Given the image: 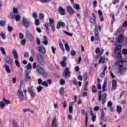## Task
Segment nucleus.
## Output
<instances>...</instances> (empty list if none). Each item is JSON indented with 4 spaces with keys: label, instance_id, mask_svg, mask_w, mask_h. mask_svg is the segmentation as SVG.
Returning a JSON list of instances; mask_svg holds the SVG:
<instances>
[{
    "label": "nucleus",
    "instance_id": "57",
    "mask_svg": "<svg viewBox=\"0 0 127 127\" xmlns=\"http://www.w3.org/2000/svg\"><path fill=\"white\" fill-rule=\"evenodd\" d=\"M37 43L38 45H40V41L39 38H37L36 39Z\"/></svg>",
    "mask_w": 127,
    "mask_h": 127
},
{
    "label": "nucleus",
    "instance_id": "20",
    "mask_svg": "<svg viewBox=\"0 0 127 127\" xmlns=\"http://www.w3.org/2000/svg\"><path fill=\"white\" fill-rule=\"evenodd\" d=\"M116 64L118 65L119 67H122L123 66V64L122 62L120 61H117L116 62Z\"/></svg>",
    "mask_w": 127,
    "mask_h": 127
},
{
    "label": "nucleus",
    "instance_id": "40",
    "mask_svg": "<svg viewBox=\"0 0 127 127\" xmlns=\"http://www.w3.org/2000/svg\"><path fill=\"white\" fill-rule=\"evenodd\" d=\"M16 20V21H19L20 20V16L17 15V14H16V16L15 17Z\"/></svg>",
    "mask_w": 127,
    "mask_h": 127
},
{
    "label": "nucleus",
    "instance_id": "38",
    "mask_svg": "<svg viewBox=\"0 0 127 127\" xmlns=\"http://www.w3.org/2000/svg\"><path fill=\"white\" fill-rule=\"evenodd\" d=\"M32 67V65L30 63H28L27 65V69L28 70L29 69L31 68Z\"/></svg>",
    "mask_w": 127,
    "mask_h": 127
},
{
    "label": "nucleus",
    "instance_id": "36",
    "mask_svg": "<svg viewBox=\"0 0 127 127\" xmlns=\"http://www.w3.org/2000/svg\"><path fill=\"white\" fill-rule=\"evenodd\" d=\"M35 24L36 26H38L39 24V21L38 19H35Z\"/></svg>",
    "mask_w": 127,
    "mask_h": 127
},
{
    "label": "nucleus",
    "instance_id": "39",
    "mask_svg": "<svg viewBox=\"0 0 127 127\" xmlns=\"http://www.w3.org/2000/svg\"><path fill=\"white\" fill-rule=\"evenodd\" d=\"M50 26L52 29V31L54 32L55 30V26L54 24L50 25Z\"/></svg>",
    "mask_w": 127,
    "mask_h": 127
},
{
    "label": "nucleus",
    "instance_id": "25",
    "mask_svg": "<svg viewBox=\"0 0 127 127\" xmlns=\"http://www.w3.org/2000/svg\"><path fill=\"white\" fill-rule=\"evenodd\" d=\"M105 62V59L104 58H102V57L101 56L99 59V60L98 62V64L100 63H104Z\"/></svg>",
    "mask_w": 127,
    "mask_h": 127
},
{
    "label": "nucleus",
    "instance_id": "17",
    "mask_svg": "<svg viewBox=\"0 0 127 127\" xmlns=\"http://www.w3.org/2000/svg\"><path fill=\"white\" fill-rule=\"evenodd\" d=\"M12 52L14 58L16 59H17L18 58V56L16 50L15 49H13L12 51Z\"/></svg>",
    "mask_w": 127,
    "mask_h": 127
},
{
    "label": "nucleus",
    "instance_id": "12",
    "mask_svg": "<svg viewBox=\"0 0 127 127\" xmlns=\"http://www.w3.org/2000/svg\"><path fill=\"white\" fill-rule=\"evenodd\" d=\"M5 61L6 63L11 64H12V61L11 58L9 56L6 57L5 59Z\"/></svg>",
    "mask_w": 127,
    "mask_h": 127
},
{
    "label": "nucleus",
    "instance_id": "13",
    "mask_svg": "<svg viewBox=\"0 0 127 127\" xmlns=\"http://www.w3.org/2000/svg\"><path fill=\"white\" fill-rule=\"evenodd\" d=\"M59 13L61 15H64L65 14L64 10L61 6L59 7Z\"/></svg>",
    "mask_w": 127,
    "mask_h": 127
},
{
    "label": "nucleus",
    "instance_id": "23",
    "mask_svg": "<svg viewBox=\"0 0 127 127\" xmlns=\"http://www.w3.org/2000/svg\"><path fill=\"white\" fill-rule=\"evenodd\" d=\"M65 50L67 52H69L70 51V47L67 43H66L65 45Z\"/></svg>",
    "mask_w": 127,
    "mask_h": 127
},
{
    "label": "nucleus",
    "instance_id": "21",
    "mask_svg": "<svg viewBox=\"0 0 127 127\" xmlns=\"http://www.w3.org/2000/svg\"><path fill=\"white\" fill-rule=\"evenodd\" d=\"M117 111L118 113H120L122 110V107L119 105H117Z\"/></svg>",
    "mask_w": 127,
    "mask_h": 127
},
{
    "label": "nucleus",
    "instance_id": "18",
    "mask_svg": "<svg viewBox=\"0 0 127 127\" xmlns=\"http://www.w3.org/2000/svg\"><path fill=\"white\" fill-rule=\"evenodd\" d=\"M72 5L73 8L77 10H79L80 9V5L79 4L74 3Z\"/></svg>",
    "mask_w": 127,
    "mask_h": 127
},
{
    "label": "nucleus",
    "instance_id": "26",
    "mask_svg": "<svg viewBox=\"0 0 127 127\" xmlns=\"http://www.w3.org/2000/svg\"><path fill=\"white\" fill-rule=\"evenodd\" d=\"M33 87L31 86V87L29 86L28 88V91L29 93L33 91Z\"/></svg>",
    "mask_w": 127,
    "mask_h": 127
},
{
    "label": "nucleus",
    "instance_id": "10",
    "mask_svg": "<svg viewBox=\"0 0 127 127\" xmlns=\"http://www.w3.org/2000/svg\"><path fill=\"white\" fill-rule=\"evenodd\" d=\"M36 69L39 74H43L44 72V69L40 66H37Z\"/></svg>",
    "mask_w": 127,
    "mask_h": 127
},
{
    "label": "nucleus",
    "instance_id": "45",
    "mask_svg": "<svg viewBox=\"0 0 127 127\" xmlns=\"http://www.w3.org/2000/svg\"><path fill=\"white\" fill-rule=\"evenodd\" d=\"M13 124L14 127H18L17 125L16 122L13 120Z\"/></svg>",
    "mask_w": 127,
    "mask_h": 127
},
{
    "label": "nucleus",
    "instance_id": "58",
    "mask_svg": "<svg viewBox=\"0 0 127 127\" xmlns=\"http://www.w3.org/2000/svg\"><path fill=\"white\" fill-rule=\"evenodd\" d=\"M87 78V73L86 72L85 73L84 75V80H86Z\"/></svg>",
    "mask_w": 127,
    "mask_h": 127
},
{
    "label": "nucleus",
    "instance_id": "49",
    "mask_svg": "<svg viewBox=\"0 0 127 127\" xmlns=\"http://www.w3.org/2000/svg\"><path fill=\"white\" fill-rule=\"evenodd\" d=\"M104 120L105 122H109L110 121V118L109 116H107L106 117L105 119Z\"/></svg>",
    "mask_w": 127,
    "mask_h": 127
},
{
    "label": "nucleus",
    "instance_id": "62",
    "mask_svg": "<svg viewBox=\"0 0 127 127\" xmlns=\"http://www.w3.org/2000/svg\"><path fill=\"white\" fill-rule=\"evenodd\" d=\"M19 36L20 38L21 39H23L24 37V35L22 33H20Z\"/></svg>",
    "mask_w": 127,
    "mask_h": 127
},
{
    "label": "nucleus",
    "instance_id": "61",
    "mask_svg": "<svg viewBox=\"0 0 127 127\" xmlns=\"http://www.w3.org/2000/svg\"><path fill=\"white\" fill-rule=\"evenodd\" d=\"M39 17L40 19L42 20L44 18V15L42 13H41L39 15Z\"/></svg>",
    "mask_w": 127,
    "mask_h": 127
},
{
    "label": "nucleus",
    "instance_id": "43",
    "mask_svg": "<svg viewBox=\"0 0 127 127\" xmlns=\"http://www.w3.org/2000/svg\"><path fill=\"white\" fill-rule=\"evenodd\" d=\"M8 29L9 32H11L13 30V28L11 26H9L8 27Z\"/></svg>",
    "mask_w": 127,
    "mask_h": 127
},
{
    "label": "nucleus",
    "instance_id": "5",
    "mask_svg": "<svg viewBox=\"0 0 127 127\" xmlns=\"http://www.w3.org/2000/svg\"><path fill=\"white\" fill-rule=\"evenodd\" d=\"M13 12L11 13L9 16V17L11 19H14L15 18L16 14H17L16 13L18 11L17 9L14 7L13 8Z\"/></svg>",
    "mask_w": 127,
    "mask_h": 127
},
{
    "label": "nucleus",
    "instance_id": "8",
    "mask_svg": "<svg viewBox=\"0 0 127 127\" xmlns=\"http://www.w3.org/2000/svg\"><path fill=\"white\" fill-rule=\"evenodd\" d=\"M99 32L98 31V28H96V27H95V40H97L99 39Z\"/></svg>",
    "mask_w": 127,
    "mask_h": 127
},
{
    "label": "nucleus",
    "instance_id": "2",
    "mask_svg": "<svg viewBox=\"0 0 127 127\" xmlns=\"http://www.w3.org/2000/svg\"><path fill=\"white\" fill-rule=\"evenodd\" d=\"M37 61L39 64L41 65H44L45 64L44 61L41 55L38 54L37 55Z\"/></svg>",
    "mask_w": 127,
    "mask_h": 127
},
{
    "label": "nucleus",
    "instance_id": "31",
    "mask_svg": "<svg viewBox=\"0 0 127 127\" xmlns=\"http://www.w3.org/2000/svg\"><path fill=\"white\" fill-rule=\"evenodd\" d=\"M0 35L1 36L2 39H6V36L3 32H2L0 33Z\"/></svg>",
    "mask_w": 127,
    "mask_h": 127
},
{
    "label": "nucleus",
    "instance_id": "47",
    "mask_svg": "<svg viewBox=\"0 0 127 127\" xmlns=\"http://www.w3.org/2000/svg\"><path fill=\"white\" fill-rule=\"evenodd\" d=\"M122 53L123 54L127 55V49H123L122 50Z\"/></svg>",
    "mask_w": 127,
    "mask_h": 127
},
{
    "label": "nucleus",
    "instance_id": "60",
    "mask_svg": "<svg viewBox=\"0 0 127 127\" xmlns=\"http://www.w3.org/2000/svg\"><path fill=\"white\" fill-rule=\"evenodd\" d=\"M107 105L109 107H111L112 105V103L111 101H109Z\"/></svg>",
    "mask_w": 127,
    "mask_h": 127
},
{
    "label": "nucleus",
    "instance_id": "54",
    "mask_svg": "<svg viewBox=\"0 0 127 127\" xmlns=\"http://www.w3.org/2000/svg\"><path fill=\"white\" fill-rule=\"evenodd\" d=\"M70 53L71 55L73 56H74L76 54L75 51L74 50H72L70 52Z\"/></svg>",
    "mask_w": 127,
    "mask_h": 127
},
{
    "label": "nucleus",
    "instance_id": "44",
    "mask_svg": "<svg viewBox=\"0 0 127 127\" xmlns=\"http://www.w3.org/2000/svg\"><path fill=\"white\" fill-rule=\"evenodd\" d=\"M126 67L123 68L121 71V74H122L124 73V72L126 71Z\"/></svg>",
    "mask_w": 127,
    "mask_h": 127
},
{
    "label": "nucleus",
    "instance_id": "29",
    "mask_svg": "<svg viewBox=\"0 0 127 127\" xmlns=\"http://www.w3.org/2000/svg\"><path fill=\"white\" fill-rule=\"evenodd\" d=\"M3 100L6 104H9L10 103V100L6 99L4 97H3Z\"/></svg>",
    "mask_w": 127,
    "mask_h": 127
},
{
    "label": "nucleus",
    "instance_id": "3",
    "mask_svg": "<svg viewBox=\"0 0 127 127\" xmlns=\"http://www.w3.org/2000/svg\"><path fill=\"white\" fill-rule=\"evenodd\" d=\"M63 76L66 79H67V77L69 78L70 76V72L69 71V68H67L65 69L63 73Z\"/></svg>",
    "mask_w": 127,
    "mask_h": 127
},
{
    "label": "nucleus",
    "instance_id": "24",
    "mask_svg": "<svg viewBox=\"0 0 127 127\" xmlns=\"http://www.w3.org/2000/svg\"><path fill=\"white\" fill-rule=\"evenodd\" d=\"M92 91L93 93H95L97 91V90L95 86H93L92 88Z\"/></svg>",
    "mask_w": 127,
    "mask_h": 127
},
{
    "label": "nucleus",
    "instance_id": "55",
    "mask_svg": "<svg viewBox=\"0 0 127 127\" xmlns=\"http://www.w3.org/2000/svg\"><path fill=\"white\" fill-rule=\"evenodd\" d=\"M96 116L95 115H93L92 117V121L93 122H95L96 119Z\"/></svg>",
    "mask_w": 127,
    "mask_h": 127
},
{
    "label": "nucleus",
    "instance_id": "16",
    "mask_svg": "<svg viewBox=\"0 0 127 127\" xmlns=\"http://www.w3.org/2000/svg\"><path fill=\"white\" fill-rule=\"evenodd\" d=\"M124 39V36L123 35L121 34L119 35L118 37V42L119 43H121L123 41Z\"/></svg>",
    "mask_w": 127,
    "mask_h": 127
},
{
    "label": "nucleus",
    "instance_id": "50",
    "mask_svg": "<svg viewBox=\"0 0 127 127\" xmlns=\"http://www.w3.org/2000/svg\"><path fill=\"white\" fill-rule=\"evenodd\" d=\"M99 18L100 21L102 22L104 20V19L102 15H99Z\"/></svg>",
    "mask_w": 127,
    "mask_h": 127
},
{
    "label": "nucleus",
    "instance_id": "27",
    "mask_svg": "<svg viewBox=\"0 0 127 127\" xmlns=\"http://www.w3.org/2000/svg\"><path fill=\"white\" fill-rule=\"evenodd\" d=\"M49 23L50 25H53L54 22V20L53 18H50L49 19Z\"/></svg>",
    "mask_w": 127,
    "mask_h": 127
},
{
    "label": "nucleus",
    "instance_id": "52",
    "mask_svg": "<svg viewBox=\"0 0 127 127\" xmlns=\"http://www.w3.org/2000/svg\"><path fill=\"white\" fill-rule=\"evenodd\" d=\"M107 86V83L105 80L104 82V83L102 85V88H106Z\"/></svg>",
    "mask_w": 127,
    "mask_h": 127
},
{
    "label": "nucleus",
    "instance_id": "22",
    "mask_svg": "<svg viewBox=\"0 0 127 127\" xmlns=\"http://www.w3.org/2000/svg\"><path fill=\"white\" fill-rule=\"evenodd\" d=\"M43 25L46 28L47 31H48L49 30V24L48 22H46L45 24H43Z\"/></svg>",
    "mask_w": 127,
    "mask_h": 127
},
{
    "label": "nucleus",
    "instance_id": "42",
    "mask_svg": "<svg viewBox=\"0 0 127 127\" xmlns=\"http://www.w3.org/2000/svg\"><path fill=\"white\" fill-rule=\"evenodd\" d=\"M63 31L65 33L68 35L70 36H72V33H70L67 32L65 31Z\"/></svg>",
    "mask_w": 127,
    "mask_h": 127
},
{
    "label": "nucleus",
    "instance_id": "63",
    "mask_svg": "<svg viewBox=\"0 0 127 127\" xmlns=\"http://www.w3.org/2000/svg\"><path fill=\"white\" fill-rule=\"evenodd\" d=\"M69 111L70 112H71L73 110V107H72L71 106H69Z\"/></svg>",
    "mask_w": 127,
    "mask_h": 127
},
{
    "label": "nucleus",
    "instance_id": "11",
    "mask_svg": "<svg viewBox=\"0 0 127 127\" xmlns=\"http://www.w3.org/2000/svg\"><path fill=\"white\" fill-rule=\"evenodd\" d=\"M37 49L40 52L44 53H45V49L43 46H40L39 47H37Z\"/></svg>",
    "mask_w": 127,
    "mask_h": 127
},
{
    "label": "nucleus",
    "instance_id": "37",
    "mask_svg": "<svg viewBox=\"0 0 127 127\" xmlns=\"http://www.w3.org/2000/svg\"><path fill=\"white\" fill-rule=\"evenodd\" d=\"M26 39H23L21 41V44L22 45H24L25 44L26 42Z\"/></svg>",
    "mask_w": 127,
    "mask_h": 127
},
{
    "label": "nucleus",
    "instance_id": "30",
    "mask_svg": "<svg viewBox=\"0 0 127 127\" xmlns=\"http://www.w3.org/2000/svg\"><path fill=\"white\" fill-rule=\"evenodd\" d=\"M64 88L63 87H61L59 91V93L61 95H62L63 94V93L64 92Z\"/></svg>",
    "mask_w": 127,
    "mask_h": 127
},
{
    "label": "nucleus",
    "instance_id": "64",
    "mask_svg": "<svg viewBox=\"0 0 127 127\" xmlns=\"http://www.w3.org/2000/svg\"><path fill=\"white\" fill-rule=\"evenodd\" d=\"M0 24L1 25V27H3L5 23L4 21H0Z\"/></svg>",
    "mask_w": 127,
    "mask_h": 127
},
{
    "label": "nucleus",
    "instance_id": "9",
    "mask_svg": "<svg viewBox=\"0 0 127 127\" xmlns=\"http://www.w3.org/2000/svg\"><path fill=\"white\" fill-rule=\"evenodd\" d=\"M30 79L31 76L27 72L26 73L24 77V79L26 82H28L29 81Z\"/></svg>",
    "mask_w": 127,
    "mask_h": 127
},
{
    "label": "nucleus",
    "instance_id": "14",
    "mask_svg": "<svg viewBox=\"0 0 127 127\" xmlns=\"http://www.w3.org/2000/svg\"><path fill=\"white\" fill-rule=\"evenodd\" d=\"M117 84V81L115 80H114L112 82V90H114L116 87Z\"/></svg>",
    "mask_w": 127,
    "mask_h": 127
},
{
    "label": "nucleus",
    "instance_id": "32",
    "mask_svg": "<svg viewBox=\"0 0 127 127\" xmlns=\"http://www.w3.org/2000/svg\"><path fill=\"white\" fill-rule=\"evenodd\" d=\"M29 93L30 94L31 97L32 98H34L35 95V94L33 91Z\"/></svg>",
    "mask_w": 127,
    "mask_h": 127
},
{
    "label": "nucleus",
    "instance_id": "34",
    "mask_svg": "<svg viewBox=\"0 0 127 127\" xmlns=\"http://www.w3.org/2000/svg\"><path fill=\"white\" fill-rule=\"evenodd\" d=\"M41 84L42 85L46 87H48V85L47 82L45 81L43 82Z\"/></svg>",
    "mask_w": 127,
    "mask_h": 127
},
{
    "label": "nucleus",
    "instance_id": "6",
    "mask_svg": "<svg viewBox=\"0 0 127 127\" xmlns=\"http://www.w3.org/2000/svg\"><path fill=\"white\" fill-rule=\"evenodd\" d=\"M26 35L28 38V39L30 41L32 40L33 39V36L31 32L28 31L26 32Z\"/></svg>",
    "mask_w": 127,
    "mask_h": 127
},
{
    "label": "nucleus",
    "instance_id": "46",
    "mask_svg": "<svg viewBox=\"0 0 127 127\" xmlns=\"http://www.w3.org/2000/svg\"><path fill=\"white\" fill-rule=\"evenodd\" d=\"M0 106L1 108L3 107L5 105V104L3 101H1L0 102Z\"/></svg>",
    "mask_w": 127,
    "mask_h": 127
},
{
    "label": "nucleus",
    "instance_id": "48",
    "mask_svg": "<svg viewBox=\"0 0 127 127\" xmlns=\"http://www.w3.org/2000/svg\"><path fill=\"white\" fill-rule=\"evenodd\" d=\"M65 81L63 79H61L60 80V83L61 85H63L65 83Z\"/></svg>",
    "mask_w": 127,
    "mask_h": 127
},
{
    "label": "nucleus",
    "instance_id": "59",
    "mask_svg": "<svg viewBox=\"0 0 127 127\" xmlns=\"http://www.w3.org/2000/svg\"><path fill=\"white\" fill-rule=\"evenodd\" d=\"M107 94L105 93H104L102 95V99H106V96Z\"/></svg>",
    "mask_w": 127,
    "mask_h": 127
},
{
    "label": "nucleus",
    "instance_id": "53",
    "mask_svg": "<svg viewBox=\"0 0 127 127\" xmlns=\"http://www.w3.org/2000/svg\"><path fill=\"white\" fill-rule=\"evenodd\" d=\"M105 74V72L102 71V72L100 74V77L101 78L103 77L104 76Z\"/></svg>",
    "mask_w": 127,
    "mask_h": 127
},
{
    "label": "nucleus",
    "instance_id": "7",
    "mask_svg": "<svg viewBox=\"0 0 127 127\" xmlns=\"http://www.w3.org/2000/svg\"><path fill=\"white\" fill-rule=\"evenodd\" d=\"M18 93V96L21 100V101H22L24 99V96L23 95V92L21 89H19Z\"/></svg>",
    "mask_w": 127,
    "mask_h": 127
},
{
    "label": "nucleus",
    "instance_id": "33",
    "mask_svg": "<svg viewBox=\"0 0 127 127\" xmlns=\"http://www.w3.org/2000/svg\"><path fill=\"white\" fill-rule=\"evenodd\" d=\"M0 49L3 54V55L5 54L6 52L5 51V49L3 47H1Z\"/></svg>",
    "mask_w": 127,
    "mask_h": 127
},
{
    "label": "nucleus",
    "instance_id": "51",
    "mask_svg": "<svg viewBox=\"0 0 127 127\" xmlns=\"http://www.w3.org/2000/svg\"><path fill=\"white\" fill-rule=\"evenodd\" d=\"M32 17L33 18H36L37 17V16L36 15V12H34L33 13Z\"/></svg>",
    "mask_w": 127,
    "mask_h": 127
},
{
    "label": "nucleus",
    "instance_id": "41",
    "mask_svg": "<svg viewBox=\"0 0 127 127\" xmlns=\"http://www.w3.org/2000/svg\"><path fill=\"white\" fill-rule=\"evenodd\" d=\"M15 62L16 66L19 67H20V64L18 60H16Z\"/></svg>",
    "mask_w": 127,
    "mask_h": 127
},
{
    "label": "nucleus",
    "instance_id": "1",
    "mask_svg": "<svg viewBox=\"0 0 127 127\" xmlns=\"http://www.w3.org/2000/svg\"><path fill=\"white\" fill-rule=\"evenodd\" d=\"M122 46L120 45L116 46L115 49V53L116 56L118 57H121L122 56Z\"/></svg>",
    "mask_w": 127,
    "mask_h": 127
},
{
    "label": "nucleus",
    "instance_id": "35",
    "mask_svg": "<svg viewBox=\"0 0 127 127\" xmlns=\"http://www.w3.org/2000/svg\"><path fill=\"white\" fill-rule=\"evenodd\" d=\"M43 87L42 86H39L37 88V89L38 92H40L42 89Z\"/></svg>",
    "mask_w": 127,
    "mask_h": 127
},
{
    "label": "nucleus",
    "instance_id": "28",
    "mask_svg": "<svg viewBox=\"0 0 127 127\" xmlns=\"http://www.w3.org/2000/svg\"><path fill=\"white\" fill-rule=\"evenodd\" d=\"M58 24L60 25L61 26L63 27H64L65 26V24L62 22H58Z\"/></svg>",
    "mask_w": 127,
    "mask_h": 127
},
{
    "label": "nucleus",
    "instance_id": "15",
    "mask_svg": "<svg viewBox=\"0 0 127 127\" xmlns=\"http://www.w3.org/2000/svg\"><path fill=\"white\" fill-rule=\"evenodd\" d=\"M67 11L70 14H73V11L71 7L69 6H68L67 7Z\"/></svg>",
    "mask_w": 127,
    "mask_h": 127
},
{
    "label": "nucleus",
    "instance_id": "19",
    "mask_svg": "<svg viewBox=\"0 0 127 127\" xmlns=\"http://www.w3.org/2000/svg\"><path fill=\"white\" fill-rule=\"evenodd\" d=\"M5 67L7 72L9 73H11V71L9 67L7 64H6L5 65Z\"/></svg>",
    "mask_w": 127,
    "mask_h": 127
},
{
    "label": "nucleus",
    "instance_id": "56",
    "mask_svg": "<svg viewBox=\"0 0 127 127\" xmlns=\"http://www.w3.org/2000/svg\"><path fill=\"white\" fill-rule=\"evenodd\" d=\"M61 64L63 66H65L66 64V63L62 61L61 63Z\"/></svg>",
    "mask_w": 127,
    "mask_h": 127
},
{
    "label": "nucleus",
    "instance_id": "4",
    "mask_svg": "<svg viewBox=\"0 0 127 127\" xmlns=\"http://www.w3.org/2000/svg\"><path fill=\"white\" fill-rule=\"evenodd\" d=\"M23 25L26 27L28 28L30 26V22L25 17H23Z\"/></svg>",
    "mask_w": 127,
    "mask_h": 127
}]
</instances>
